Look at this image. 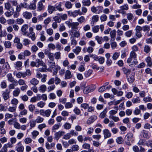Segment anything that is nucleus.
Instances as JSON below:
<instances>
[{"instance_id":"obj_57","label":"nucleus","mask_w":152,"mask_h":152,"mask_svg":"<svg viewBox=\"0 0 152 152\" xmlns=\"http://www.w3.org/2000/svg\"><path fill=\"white\" fill-rule=\"evenodd\" d=\"M16 76L18 78H20L21 77H25L24 72H19L16 74Z\"/></svg>"},{"instance_id":"obj_64","label":"nucleus","mask_w":152,"mask_h":152,"mask_svg":"<svg viewBox=\"0 0 152 152\" xmlns=\"http://www.w3.org/2000/svg\"><path fill=\"white\" fill-rule=\"evenodd\" d=\"M144 51L147 53H148L150 50V48L148 45H145L144 48Z\"/></svg>"},{"instance_id":"obj_6","label":"nucleus","mask_w":152,"mask_h":152,"mask_svg":"<svg viewBox=\"0 0 152 152\" xmlns=\"http://www.w3.org/2000/svg\"><path fill=\"white\" fill-rule=\"evenodd\" d=\"M68 14L70 16H72L73 17H75L77 16L78 15H81L82 13L80 11V10H76L73 11V12L71 11L68 12Z\"/></svg>"},{"instance_id":"obj_25","label":"nucleus","mask_w":152,"mask_h":152,"mask_svg":"<svg viewBox=\"0 0 152 152\" xmlns=\"http://www.w3.org/2000/svg\"><path fill=\"white\" fill-rule=\"evenodd\" d=\"M107 112V109H105L100 114L99 117L101 118H104L106 117V113Z\"/></svg>"},{"instance_id":"obj_22","label":"nucleus","mask_w":152,"mask_h":152,"mask_svg":"<svg viewBox=\"0 0 152 152\" xmlns=\"http://www.w3.org/2000/svg\"><path fill=\"white\" fill-rule=\"evenodd\" d=\"M47 10L48 12L50 14H51L55 10V7L53 6L50 5L48 6Z\"/></svg>"},{"instance_id":"obj_23","label":"nucleus","mask_w":152,"mask_h":152,"mask_svg":"<svg viewBox=\"0 0 152 152\" xmlns=\"http://www.w3.org/2000/svg\"><path fill=\"white\" fill-rule=\"evenodd\" d=\"M47 89L46 86L45 85H42L40 86L39 88L38 89L40 92H45Z\"/></svg>"},{"instance_id":"obj_58","label":"nucleus","mask_w":152,"mask_h":152,"mask_svg":"<svg viewBox=\"0 0 152 152\" xmlns=\"http://www.w3.org/2000/svg\"><path fill=\"white\" fill-rule=\"evenodd\" d=\"M83 5L84 6H88L90 5L91 2L89 0H83L82 2Z\"/></svg>"},{"instance_id":"obj_19","label":"nucleus","mask_w":152,"mask_h":152,"mask_svg":"<svg viewBox=\"0 0 152 152\" xmlns=\"http://www.w3.org/2000/svg\"><path fill=\"white\" fill-rule=\"evenodd\" d=\"M20 89L18 88H16L13 92V96L15 97L18 96L20 94Z\"/></svg>"},{"instance_id":"obj_31","label":"nucleus","mask_w":152,"mask_h":152,"mask_svg":"<svg viewBox=\"0 0 152 152\" xmlns=\"http://www.w3.org/2000/svg\"><path fill=\"white\" fill-rule=\"evenodd\" d=\"M72 76L71 72L69 70H67L65 74V79H69L72 77Z\"/></svg>"},{"instance_id":"obj_29","label":"nucleus","mask_w":152,"mask_h":152,"mask_svg":"<svg viewBox=\"0 0 152 152\" xmlns=\"http://www.w3.org/2000/svg\"><path fill=\"white\" fill-rule=\"evenodd\" d=\"M61 125L60 124H55L52 127V131L53 132H55L57 130L59 129Z\"/></svg>"},{"instance_id":"obj_32","label":"nucleus","mask_w":152,"mask_h":152,"mask_svg":"<svg viewBox=\"0 0 152 152\" xmlns=\"http://www.w3.org/2000/svg\"><path fill=\"white\" fill-rule=\"evenodd\" d=\"M44 34L45 31H42L39 33V34L40 35V40L42 41H45L46 39V37L44 35Z\"/></svg>"},{"instance_id":"obj_2","label":"nucleus","mask_w":152,"mask_h":152,"mask_svg":"<svg viewBox=\"0 0 152 152\" xmlns=\"http://www.w3.org/2000/svg\"><path fill=\"white\" fill-rule=\"evenodd\" d=\"M48 65L49 68L48 69L49 71L52 72L53 75H56L58 72L57 69L55 66V63L53 61H49Z\"/></svg>"},{"instance_id":"obj_18","label":"nucleus","mask_w":152,"mask_h":152,"mask_svg":"<svg viewBox=\"0 0 152 152\" xmlns=\"http://www.w3.org/2000/svg\"><path fill=\"white\" fill-rule=\"evenodd\" d=\"M116 31L115 30H113L111 31L110 33L111 39V41H114L116 36Z\"/></svg>"},{"instance_id":"obj_27","label":"nucleus","mask_w":152,"mask_h":152,"mask_svg":"<svg viewBox=\"0 0 152 152\" xmlns=\"http://www.w3.org/2000/svg\"><path fill=\"white\" fill-rule=\"evenodd\" d=\"M81 48L79 46H77L75 48L72 50V51L76 55H78L80 52Z\"/></svg>"},{"instance_id":"obj_53","label":"nucleus","mask_w":152,"mask_h":152,"mask_svg":"<svg viewBox=\"0 0 152 152\" xmlns=\"http://www.w3.org/2000/svg\"><path fill=\"white\" fill-rule=\"evenodd\" d=\"M81 64H83L81 65L78 68L80 72H83L85 71V68L84 66V65L85 64V63H84L81 62Z\"/></svg>"},{"instance_id":"obj_13","label":"nucleus","mask_w":152,"mask_h":152,"mask_svg":"<svg viewBox=\"0 0 152 152\" xmlns=\"http://www.w3.org/2000/svg\"><path fill=\"white\" fill-rule=\"evenodd\" d=\"M45 8V6L41 2L38 3L37 7V11L40 12L44 10Z\"/></svg>"},{"instance_id":"obj_7","label":"nucleus","mask_w":152,"mask_h":152,"mask_svg":"<svg viewBox=\"0 0 152 152\" xmlns=\"http://www.w3.org/2000/svg\"><path fill=\"white\" fill-rule=\"evenodd\" d=\"M28 28V24H24L21 27V31L22 32L23 35L26 36L27 35L28 32L27 31Z\"/></svg>"},{"instance_id":"obj_49","label":"nucleus","mask_w":152,"mask_h":152,"mask_svg":"<svg viewBox=\"0 0 152 152\" xmlns=\"http://www.w3.org/2000/svg\"><path fill=\"white\" fill-rule=\"evenodd\" d=\"M95 39L97 41L99 44H100L102 43V37H100L98 36H96L95 37Z\"/></svg>"},{"instance_id":"obj_35","label":"nucleus","mask_w":152,"mask_h":152,"mask_svg":"<svg viewBox=\"0 0 152 152\" xmlns=\"http://www.w3.org/2000/svg\"><path fill=\"white\" fill-rule=\"evenodd\" d=\"M127 77L128 81L130 83H132L134 80V76L133 75H131L129 77L127 75Z\"/></svg>"},{"instance_id":"obj_16","label":"nucleus","mask_w":152,"mask_h":152,"mask_svg":"<svg viewBox=\"0 0 152 152\" xmlns=\"http://www.w3.org/2000/svg\"><path fill=\"white\" fill-rule=\"evenodd\" d=\"M26 35L31 38L32 41H34L36 39V36L34 32L32 33L28 32Z\"/></svg>"},{"instance_id":"obj_40","label":"nucleus","mask_w":152,"mask_h":152,"mask_svg":"<svg viewBox=\"0 0 152 152\" xmlns=\"http://www.w3.org/2000/svg\"><path fill=\"white\" fill-rule=\"evenodd\" d=\"M23 42V44L25 46H27V45H29L31 43V42L29 39L27 38L24 39Z\"/></svg>"},{"instance_id":"obj_52","label":"nucleus","mask_w":152,"mask_h":152,"mask_svg":"<svg viewBox=\"0 0 152 152\" xmlns=\"http://www.w3.org/2000/svg\"><path fill=\"white\" fill-rule=\"evenodd\" d=\"M48 98L50 99H54L56 98V96L53 93H50L48 96Z\"/></svg>"},{"instance_id":"obj_60","label":"nucleus","mask_w":152,"mask_h":152,"mask_svg":"<svg viewBox=\"0 0 152 152\" xmlns=\"http://www.w3.org/2000/svg\"><path fill=\"white\" fill-rule=\"evenodd\" d=\"M38 50V48L36 45L32 46L31 48V50L32 53H35Z\"/></svg>"},{"instance_id":"obj_1","label":"nucleus","mask_w":152,"mask_h":152,"mask_svg":"<svg viewBox=\"0 0 152 152\" xmlns=\"http://www.w3.org/2000/svg\"><path fill=\"white\" fill-rule=\"evenodd\" d=\"M30 65L32 67L35 66L37 67H39L40 66H43L44 69H43L40 68L38 69L40 72H44L46 69V66L45 63L43 61L38 58L36 59L35 61H32L31 62Z\"/></svg>"},{"instance_id":"obj_34","label":"nucleus","mask_w":152,"mask_h":152,"mask_svg":"<svg viewBox=\"0 0 152 152\" xmlns=\"http://www.w3.org/2000/svg\"><path fill=\"white\" fill-rule=\"evenodd\" d=\"M62 4V3L61 2L59 3L57 5H56L55 7V8L60 12L62 11L63 10V9L61 8V7Z\"/></svg>"},{"instance_id":"obj_20","label":"nucleus","mask_w":152,"mask_h":152,"mask_svg":"<svg viewBox=\"0 0 152 152\" xmlns=\"http://www.w3.org/2000/svg\"><path fill=\"white\" fill-rule=\"evenodd\" d=\"M7 11L5 13V15L7 17H10L14 13V9L13 8L11 9L10 10Z\"/></svg>"},{"instance_id":"obj_46","label":"nucleus","mask_w":152,"mask_h":152,"mask_svg":"<svg viewBox=\"0 0 152 152\" xmlns=\"http://www.w3.org/2000/svg\"><path fill=\"white\" fill-rule=\"evenodd\" d=\"M120 56V53L116 52L114 53L112 56V58L114 60H116Z\"/></svg>"},{"instance_id":"obj_5","label":"nucleus","mask_w":152,"mask_h":152,"mask_svg":"<svg viewBox=\"0 0 152 152\" xmlns=\"http://www.w3.org/2000/svg\"><path fill=\"white\" fill-rule=\"evenodd\" d=\"M24 148L21 142H18L16 145L15 150L17 152H23Z\"/></svg>"},{"instance_id":"obj_45","label":"nucleus","mask_w":152,"mask_h":152,"mask_svg":"<svg viewBox=\"0 0 152 152\" xmlns=\"http://www.w3.org/2000/svg\"><path fill=\"white\" fill-rule=\"evenodd\" d=\"M92 72V70L91 69H89L87 71H86L84 73L85 76L86 77H88L91 75Z\"/></svg>"},{"instance_id":"obj_21","label":"nucleus","mask_w":152,"mask_h":152,"mask_svg":"<svg viewBox=\"0 0 152 152\" xmlns=\"http://www.w3.org/2000/svg\"><path fill=\"white\" fill-rule=\"evenodd\" d=\"M39 82V81L35 78H32L30 81V83L34 86L37 85Z\"/></svg>"},{"instance_id":"obj_14","label":"nucleus","mask_w":152,"mask_h":152,"mask_svg":"<svg viewBox=\"0 0 152 152\" xmlns=\"http://www.w3.org/2000/svg\"><path fill=\"white\" fill-rule=\"evenodd\" d=\"M13 145L11 144L10 142H8L7 143L5 144L2 149L4 150V152H7V148H12L13 147Z\"/></svg>"},{"instance_id":"obj_39","label":"nucleus","mask_w":152,"mask_h":152,"mask_svg":"<svg viewBox=\"0 0 152 152\" xmlns=\"http://www.w3.org/2000/svg\"><path fill=\"white\" fill-rule=\"evenodd\" d=\"M5 67L6 68V70L5 72L6 73L8 72L10 68V66L8 63L7 62H6L3 65L2 68Z\"/></svg>"},{"instance_id":"obj_4","label":"nucleus","mask_w":152,"mask_h":152,"mask_svg":"<svg viewBox=\"0 0 152 152\" xmlns=\"http://www.w3.org/2000/svg\"><path fill=\"white\" fill-rule=\"evenodd\" d=\"M95 89V86L94 85H90L87 86L83 90L85 93L87 94L89 92L93 91Z\"/></svg>"},{"instance_id":"obj_11","label":"nucleus","mask_w":152,"mask_h":152,"mask_svg":"<svg viewBox=\"0 0 152 152\" xmlns=\"http://www.w3.org/2000/svg\"><path fill=\"white\" fill-rule=\"evenodd\" d=\"M23 15L24 18L28 20L30 19L32 17V13L28 11L24 12L23 13Z\"/></svg>"},{"instance_id":"obj_62","label":"nucleus","mask_w":152,"mask_h":152,"mask_svg":"<svg viewBox=\"0 0 152 152\" xmlns=\"http://www.w3.org/2000/svg\"><path fill=\"white\" fill-rule=\"evenodd\" d=\"M73 107V104L70 102L66 103L65 107L66 108H70Z\"/></svg>"},{"instance_id":"obj_61","label":"nucleus","mask_w":152,"mask_h":152,"mask_svg":"<svg viewBox=\"0 0 152 152\" xmlns=\"http://www.w3.org/2000/svg\"><path fill=\"white\" fill-rule=\"evenodd\" d=\"M18 83L20 86H23L26 84L25 80L22 79H20L18 81Z\"/></svg>"},{"instance_id":"obj_26","label":"nucleus","mask_w":152,"mask_h":152,"mask_svg":"<svg viewBox=\"0 0 152 152\" xmlns=\"http://www.w3.org/2000/svg\"><path fill=\"white\" fill-rule=\"evenodd\" d=\"M79 25V23L78 22H72V24L71 26L72 28L71 30H77L78 29L77 26Z\"/></svg>"},{"instance_id":"obj_15","label":"nucleus","mask_w":152,"mask_h":152,"mask_svg":"<svg viewBox=\"0 0 152 152\" xmlns=\"http://www.w3.org/2000/svg\"><path fill=\"white\" fill-rule=\"evenodd\" d=\"M22 64L21 61H17L14 63V67L17 70L20 69L22 67Z\"/></svg>"},{"instance_id":"obj_42","label":"nucleus","mask_w":152,"mask_h":152,"mask_svg":"<svg viewBox=\"0 0 152 152\" xmlns=\"http://www.w3.org/2000/svg\"><path fill=\"white\" fill-rule=\"evenodd\" d=\"M109 118L110 119H112L115 122H117L119 121V118L117 116H114L113 115H110Z\"/></svg>"},{"instance_id":"obj_41","label":"nucleus","mask_w":152,"mask_h":152,"mask_svg":"<svg viewBox=\"0 0 152 152\" xmlns=\"http://www.w3.org/2000/svg\"><path fill=\"white\" fill-rule=\"evenodd\" d=\"M132 101L134 104L139 103L140 102V99L139 97L136 98H133L132 100Z\"/></svg>"},{"instance_id":"obj_8","label":"nucleus","mask_w":152,"mask_h":152,"mask_svg":"<svg viewBox=\"0 0 152 152\" xmlns=\"http://www.w3.org/2000/svg\"><path fill=\"white\" fill-rule=\"evenodd\" d=\"M64 132L61 131H60L56 132L54 134V139L58 140L61 136L64 134Z\"/></svg>"},{"instance_id":"obj_43","label":"nucleus","mask_w":152,"mask_h":152,"mask_svg":"<svg viewBox=\"0 0 152 152\" xmlns=\"http://www.w3.org/2000/svg\"><path fill=\"white\" fill-rule=\"evenodd\" d=\"M39 132L36 130H34L31 132L32 135V138L33 139H35L37 136L39 134Z\"/></svg>"},{"instance_id":"obj_3","label":"nucleus","mask_w":152,"mask_h":152,"mask_svg":"<svg viewBox=\"0 0 152 152\" xmlns=\"http://www.w3.org/2000/svg\"><path fill=\"white\" fill-rule=\"evenodd\" d=\"M69 32L71 38H78L80 36V34L79 31L70 30L69 31Z\"/></svg>"},{"instance_id":"obj_51","label":"nucleus","mask_w":152,"mask_h":152,"mask_svg":"<svg viewBox=\"0 0 152 152\" xmlns=\"http://www.w3.org/2000/svg\"><path fill=\"white\" fill-rule=\"evenodd\" d=\"M133 137V134L132 133H128L126 136L127 137V141H130Z\"/></svg>"},{"instance_id":"obj_59","label":"nucleus","mask_w":152,"mask_h":152,"mask_svg":"<svg viewBox=\"0 0 152 152\" xmlns=\"http://www.w3.org/2000/svg\"><path fill=\"white\" fill-rule=\"evenodd\" d=\"M64 128L66 129H70L71 127V125L69 123H66L64 125Z\"/></svg>"},{"instance_id":"obj_54","label":"nucleus","mask_w":152,"mask_h":152,"mask_svg":"<svg viewBox=\"0 0 152 152\" xmlns=\"http://www.w3.org/2000/svg\"><path fill=\"white\" fill-rule=\"evenodd\" d=\"M70 39H71V44L72 45H76L77 43V42L74 38H71L70 37Z\"/></svg>"},{"instance_id":"obj_12","label":"nucleus","mask_w":152,"mask_h":152,"mask_svg":"<svg viewBox=\"0 0 152 152\" xmlns=\"http://www.w3.org/2000/svg\"><path fill=\"white\" fill-rule=\"evenodd\" d=\"M103 134L105 139L110 137L111 135L110 131L107 129H105L103 130Z\"/></svg>"},{"instance_id":"obj_33","label":"nucleus","mask_w":152,"mask_h":152,"mask_svg":"<svg viewBox=\"0 0 152 152\" xmlns=\"http://www.w3.org/2000/svg\"><path fill=\"white\" fill-rule=\"evenodd\" d=\"M124 73L127 76L131 72V70L127 68H126L125 67H124L122 69Z\"/></svg>"},{"instance_id":"obj_9","label":"nucleus","mask_w":152,"mask_h":152,"mask_svg":"<svg viewBox=\"0 0 152 152\" xmlns=\"http://www.w3.org/2000/svg\"><path fill=\"white\" fill-rule=\"evenodd\" d=\"M97 118V117L96 115L91 116L86 121V124H90L93 123Z\"/></svg>"},{"instance_id":"obj_24","label":"nucleus","mask_w":152,"mask_h":152,"mask_svg":"<svg viewBox=\"0 0 152 152\" xmlns=\"http://www.w3.org/2000/svg\"><path fill=\"white\" fill-rule=\"evenodd\" d=\"M10 93V91L8 92H4L2 94V96L5 101H7L9 98V94Z\"/></svg>"},{"instance_id":"obj_38","label":"nucleus","mask_w":152,"mask_h":152,"mask_svg":"<svg viewBox=\"0 0 152 152\" xmlns=\"http://www.w3.org/2000/svg\"><path fill=\"white\" fill-rule=\"evenodd\" d=\"M5 8L7 10H9L10 8L12 9V7L11 6V4L9 2H7L4 4Z\"/></svg>"},{"instance_id":"obj_55","label":"nucleus","mask_w":152,"mask_h":152,"mask_svg":"<svg viewBox=\"0 0 152 152\" xmlns=\"http://www.w3.org/2000/svg\"><path fill=\"white\" fill-rule=\"evenodd\" d=\"M54 54L56 59H58L61 58V53L60 52L55 53Z\"/></svg>"},{"instance_id":"obj_50","label":"nucleus","mask_w":152,"mask_h":152,"mask_svg":"<svg viewBox=\"0 0 152 152\" xmlns=\"http://www.w3.org/2000/svg\"><path fill=\"white\" fill-rule=\"evenodd\" d=\"M14 126L15 128L18 129H20L21 128L20 124L17 121H14Z\"/></svg>"},{"instance_id":"obj_63","label":"nucleus","mask_w":152,"mask_h":152,"mask_svg":"<svg viewBox=\"0 0 152 152\" xmlns=\"http://www.w3.org/2000/svg\"><path fill=\"white\" fill-rule=\"evenodd\" d=\"M77 21L80 23H82L85 21V18L84 16H81L77 19Z\"/></svg>"},{"instance_id":"obj_48","label":"nucleus","mask_w":152,"mask_h":152,"mask_svg":"<svg viewBox=\"0 0 152 152\" xmlns=\"http://www.w3.org/2000/svg\"><path fill=\"white\" fill-rule=\"evenodd\" d=\"M44 120V119L43 118H42L40 116H38L37 117L35 121L36 123H42L43 121Z\"/></svg>"},{"instance_id":"obj_36","label":"nucleus","mask_w":152,"mask_h":152,"mask_svg":"<svg viewBox=\"0 0 152 152\" xmlns=\"http://www.w3.org/2000/svg\"><path fill=\"white\" fill-rule=\"evenodd\" d=\"M99 29V26L98 25L94 26L92 28V31L94 33L98 32Z\"/></svg>"},{"instance_id":"obj_37","label":"nucleus","mask_w":152,"mask_h":152,"mask_svg":"<svg viewBox=\"0 0 152 152\" xmlns=\"http://www.w3.org/2000/svg\"><path fill=\"white\" fill-rule=\"evenodd\" d=\"M99 17L98 15H93L92 18V20L93 23L97 22L99 20Z\"/></svg>"},{"instance_id":"obj_44","label":"nucleus","mask_w":152,"mask_h":152,"mask_svg":"<svg viewBox=\"0 0 152 152\" xmlns=\"http://www.w3.org/2000/svg\"><path fill=\"white\" fill-rule=\"evenodd\" d=\"M150 26H149L145 25L142 27V30L145 32L148 33L150 30Z\"/></svg>"},{"instance_id":"obj_47","label":"nucleus","mask_w":152,"mask_h":152,"mask_svg":"<svg viewBox=\"0 0 152 152\" xmlns=\"http://www.w3.org/2000/svg\"><path fill=\"white\" fill-rule=\"evenodd\" d=\"M4 45L6 48H11L12 44L10 41H7L4 42Z\"/></svg>"},{"instance_id":"obj_28","label":"nucleus","mask_w":152,"mask_h":152,"mask_svg":"<svg viewBox=\"0 0 152 152\" xmlns=\"http://www.w3.org/2000/svg\"><path fill=\"white\" fill-rule=\"evenodd\" d=\"M45 54H48V57L49 59L51 61H53L54 59V54L53 53H49L48 54L46 52H45Z\"/></svg>"},{"instance_id":"obj_17","label":"nucleus","mask_w":152,"mask_h":152,"mask_svg":"<svg viewBox=\"0 0 152 152\" xmlns=\"http://www.w3.org/2000/svg\"><path fill=\"white\" fill-rule=\"evenodd\" d=\"M145 61L148 66L151 67L152 66V60L150 57L148 56L146 57L145 58Z\"/></svg>"},{"instance_id":"obj_56","label":"nucleus","mask_w":152,"mask_h":152,"mask_svg":"<svg viewBox=\"0 0 152 152\" xmlns=\"http://www.w3.org/2000/svg\"><path fill=\"white\" fill-rule=\"evenodd\" d=\"M25 77L26 76H29L31 75V72L29 69L26 70L25 72H24Z\"/></svg>"},{"instance_id":"obj_10","label":"nucleus","mask_w":152,"mask_h":152,"mask_svg":"<svg viewBox=\"0 0 152 152\" xmlns=\"http://www.w3.org/2000/svg\"><path fill=\"white\" fill-rule=\"evenodd\" d=\"M7 77L8 80L11 82H14L16 86L18 85V81L17 80H14V77H12V74L11 73L8 74L7 75Z\"/></svg>"},{"instance_id":"obj_30","label":"nucleus","mask_w":152,"mask_h":152,"mask_svg":"<svg viewBox=\"0 0 152 152\" xmlns=\"http://www.w3.org/2000/svg\"><path fill=\"white\" fill-rule=\"evenodd\" d=\"M36 8V4L35 2L31 3L28 6V9L30 10H35Z\"/></svg>"}]
</instances>
